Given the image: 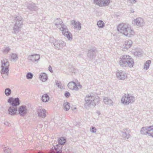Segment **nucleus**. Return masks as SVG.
Instances as JSON below:
<instances>
[{"label": "nucleus", "mask_w": 153, "mask_h": 153, "mask_svg": "<svg viewBox=\"0 0 153 153\" xmlns=\"http://www.w3.org/2000/svg\"><path fill=\"white\" fill-rule=\"evenodd\" d=\"M58 144L56 145V146H54V149L55 150V152H52L51 153H62V151L61 149L62 147H60Z\"/></svg>", "instance_id": "27"}, {"label": "nucleus", "mask_w": 153, "mask_h": 153, "mask_svg": "<svg viewBox=\"0 0 153 153\" xmlns=\"http://www.w3.org/2000/svg\"><path fill=\"white\" fill-rule=\"evenodd\" d=\"M55 82L56 85H57L59 88L62 89L63 88L60 82L58 80H56Z\"/></svg>", "instance_id": "36"}, {"label": "nucleus", "mask_w": 153, "mask_h": 153, "mask_svg": "<svg viewBox=\"0 0 153 153\" xmlns=\"http://www.w3.org/2000/svg\"><path fill=\"white\" fill-rule=\"evenodd\" d=\"M11 149L9 148L6 147L4 150V153H11Z\"/></svg>", "instance_id": "39"}, {"label": "nucleus", "mask_w": 153, "mask_h": 153, "mask_svg": "<svg viewBox=\"0 0 153 153\" xmlns=\"http://www.w3.org/2000/svg\"><path fill=\"white\" fill-rule=\"evenodd\" d=\"M11 93V90L9 88H6L4 91V93L6 96L10 95Z\"/></svg>", "instance_id": "35"}, {"label": "nucleus", "mask_w": 153, "mask_h": 153, "mask_svg": "<svg viewBox=\"0 0 153 153\" xmlns=\"http://www.w3.org/2000/svg\"><path fill=\"white\" fill-rule=\"evenodd\" d=\"M71 25L74 26L75 29L77 30H79L81 29V24L78 21H76L75 20H73L71 21Z\"/></svg>", "instance_id": "19"}, {"label": "nucleus", "mask_w": 153, "mask_h": 153, "mask_svg": "<svg viewBox=\"0 0 153 153\" xmlns=\"http://www.w3.org/2000/svg\"><path fill=\"white\" fill-rule=\"evenodd\" d=\"M118 30L126 36L130 37L134 34V31L132 30L129 26L126 24L121 23L117 27Z\"/></svg>", "instance_id": "3"}, {"label": "nucleus", "mask_w": 153, "mask_h": 153, "mask_svg": "<svg viewBox=\"0 0 153 153\" xmlns=\"http://www.w3.org/2000/svg\"><path fill=\"white\" fill-rule=\"evenodd\" d=\"M4 124L7 126H10V124L9 123L7 122H5L4 123Z\"/></svg>", "instance_id": "44"}, {"label": "nucleus", "mask_w": 153, "mask_h": 153, "mask_svg": "<svg viewBox=\"0 0 153 153\" xmlns=\"http://www.w3.org/2000/svg\"><path fill=\"white\" fill-rule=\"evenodd\" d=\"M116 76L117 78L120 80H124L127 77L126 74L123 71H118L116 73Z\"/></svg>", "instance_id": "18"}, {"label": "nucleus", "mask_w": 153, "mask_h": 153, "mask_svg": "<svg viewBox=\"0 0 153 153\" xmlns=\"http://www.w3.org/2000/svg\"><path fill=\"white\" fill-rule=\"evenodd\" d=\"M68 87L71 89L74 90L76 91L78 90V87L80 88H82V85L79 83L76 84L74 82H69L68 85Z\"/></svg>", "instance_id": "11"}, {"label": "nucleus", "mask_w": 153, "mask_h": 153, "mask_svg": "<svg viewBox=\"0 0 153 153\" xmlns=\"http://www.w3.org/2000/svg\"><path fill=\"white\" fill-rule=\"evenodd\" d=\"M151 63V61L150 60L146 61L144 64V68L147 70L149 68Z\"/></svg>", "instance_id": "33"}, {"label": "nucleus", "mask_w": 153, "mask_h": 153, "mask_svg": "<svg viewBox=\"0 0 153 153\" xmlns=\"http://www.w3.org/2000/svg\"><path fill=\"white\" fill-rule=\"evenodd\" d=\"M9 67L1 68V73L2 77L4 79L7 78L9 72Z\"/></svg>", "instance_id": "15"}, {"label": "nucleus", "mask_w": 153, "mask_h": 153, "mask_svg": "<svg viewBox=\"0 0 153 153\" xmlns=\"http://www.w3.org/2000/svg\"><path fill=\"white\" fill-rule=\"evenodd\" d=\"M140 132L141 134L147 135L153 138V126L142 127Z\"/></svg>", "instance_id": "7"}, {"label": "nucleus", "mask_w": 153, "mask_h": 153, "mask_svg": "<svg viewBox=\"0 0 153 153\" xmlns=\"http://www.w3.org/2000/svg\"><path fill=\"white\" fill-rule=\"evenodd\" d=\"M27 8L31 11H36L38 9L37 7L34 3H28L26 4Z\"/></svg>", "instance_id": "20"}, {"label": "nucleus", "mask_w": 153, "mask_h": 153, "mask_svg": "<svg viewBox=\"0 0 153 153\" xmlns=\"http://www.w3.org/2000/svg\"><path fill=\"white\" fill-rule=\"evenodd\" d=\"M121 133L122 137L126 140H128L131 136V131L130 130L128 129L125 128L123 129Z\"/></svg>", "instance_id": "14"}, {"label": "nucleus", "mask_w": 153, "mask_h": 153, "mask_svg": "<svg viewBox=\"0 0 153 153\" xmlns=\"http://www.w3.org/2000/svg\"><path fill=\"white\" fill-rule=\"evenodd\" d=\"M132 43V42L131 40H126L123 46L122 50L125 51L127 50L129 48H130Z\"/></svg>", "instance_id": "16"}, {"label": "nucleus", "mask_w": 153, "mask_h": 153, "mask_svg": "<svg viewBox=\"0 0 153 153\" xmlns=\"http://www.w3.org/2000/svg\"><path fill=\"white\" fill-rule=\"evenodd\" d=\"M39 78L40 80L43 82L46 81L48 79L47 74L44 73H41L40 74Z\"/></svg>", "instance_id": "25"}, {"label": "nucleus", "mask_w": 153, "mask_h": 153, "mask_svg": "<svg viewBox=\"0 0 153 153\" xmlns=\"http://www.w3.org/2000/svg\"><path fill=\"white\" fill-rule=\"evenodd\" d=\"M76 107L74 108V109H76Z\"/></svg>", "instance_id": "45"}, {"label": "nucleus", "mask_w": 153, "mask_h": 153, "mask_svg": "<svg viewBox=\"0 0 153 153\" xmlns=\"http://www.w3.org/2000/svg\"><path fill=\"white\" fill-rule=\"evenodd\" d=\"M40 59V56L39 55L37 54H34L29 55L27 58L28 61L33 62H38Z\"/></svg>", "instance_id": "10"}, {"label": "nucleus", "mask_w": 153, "mask_h": 153, "mask_svg": "<svg viewBox=\"0 0 153 153\" xmlns=\"http://www.w3.org/2000/svg\"><path fill=\"white\" fill-rule=\"evenodd\" d=\"M58 143L60 145L64 144L66 142V139L63 137H61L58 140Z\"/></svg>", "instance_id": "32"}, {"label": "nucleus", "mask_w": 153, "mask_h": 153, "mask_svg": "<svg viewBox=\"0 0 153 153\" xmlns=\"http://www.w3.org/2000/svg\"><path fill=\"white\" fill-rule=\"evenodd\" d=\"M97 129L95 127L91 126L90 128V131L93 133H95Z\"/></svg>", "instance_id": "40"}, {"label": "nucleus", "mask_w": 153, "mask_h": 153, "mask_svg": "<svg viewBox=\"0 0 153 153\" xmlns=\"http://www.w3.org/2000/svg\"><path fill=\"white\" fill-rule=\"evenodd\" d=\"M15 23L13 28V30L15 33L18 32L20 28H21L23 25L22 18L21 16H16L14 19Z\"/></svg>", "instance_id": "6"}, {"label": "nucleus", "mask_w": 153, "mask_h": 153, "mask_svg": "<svg viewBox=\"0 0 153 153\" xmlns=\"http://www.w3.org/2000/svg\"><path fill=\"white\" fill-rule=\"evenodd\" d=\"M104 102L106 105H112L113 102L112 101L107 97H104L103 98Z\"/></svg>", "instance_id": "26"}, {"label": "nucleus", "mask_w": 153, "mask_h": 153, "mask_svg": "<svg viewBox=\"0 0 153 153\" xmlns=\"http://www.w3.org/2000/svg\"><path fill=\"white\" fill-rule=\"evenodd\" d=\"M96 49L95 48L90 49L88 50V56L89 59H92L96 53Z\"/></svg>", "instance_id": "21"}, {"label": "nucleus", "mask_w": 153, "mask_h": 153, "mask_svg": "<svg viewBox=\"0 0 153 153\" xmlns=\"http://www.w3.org/2000/svg\"><path fill=\"white\" fill-rule=\"evenodd\" d=\"M49 97L47 94L43 95L42 97V100L43 102H46L49 100Z\"/></svg>", "instance_id": "29"}, {"label": "nucleus", "mask_w": 153, "mask_h": 153, "mask_svg": "<svg viewBox=\"0 0 153 153\" xmlns=\"http://www.w3.org/2000/svg\"><path fill=\"white\" fill-rule=\"evenodd\" d=\"M132 23L135 25L141 27L144 25L145 22L143 19L139 17L135 19L134 21H133Z\"/></svg>", "instance_id": "12"}, {"label": "nucleus", "mask_w": 153, "mask_h": 153, "mask_svg": "<svg viewBox=\"0 0 153 153\" xmlns=\"http://www.w3.org/2000/svg\"><path fill=\"white\" fill-rule=\"evenodd\" d=\"M10 48L9 47H7L4 49L3 52L4 54H7L10 51Z\"/></svg>", "instance_id": "38"}, {"label": "nucleus", "mask_w": 153, "mask_h": 153, "mask_svg": "<svg viewBox=\"0 0 153 153\" xmlns=\"http://www.w3.org/2000/svg\"><path fill=\"white\" fill-rule=\"evenodd\" d=\"M46 111L44 109H38L37 114L40 117L44 118L46 116Z\"/></svg>", "instance_id": "22"}, {"label": "nucleus", "mask_w": 153, "mask_h": 153, "mask_svg": "<svg viewBox=\"0 0 153 153\" xmlns=\"http://www.w3.org/2000/svg\"><path fill=\"white\" fill-rule=\"evenodd\" d=\"M64 95H65V96L66 97H69L70 96V94L69 92H68V91H66L65 92Z\"/></svg>", "instance_id": "41"}, {"label": "nucleus", "mask_w": 153, "mask_h": 153, "mask_svg": "<svg viewBox=\"0 0 153 153\" xmlns=\"http://www.w3.org/2000/svg\"><path fill=\"white\" fill-rule=\"evenodd\" d=\"M48 70L51 72V73H52L53 72V70H52V67H51L50 65L49 66V67H48Z\"/></svg>", "instance_id": "43"}, {"label": "nucleus", "mask_w": 153, "mask_h": 153, "mask_svg": "<svg viewBox=\"0 0 153 153\" xmlns=\"http://www.w3.org/2000/svg\"><path fill=\"white\" fill-rule=\"evenodd\" d=\"M94 3L100 7L108 6L111 2V0H94Z\"/></svg>", "instance_id": "8"}, {"label": "nucleus", "mask_w": 153, "mask_h": 153, "mask_svg": "<svg viewBox=\"0 0 153 153\" xmlns=\"http://www.w3.org/2000/svg\"><path fill=\"white\" fill-rule=\"evenodd\" d=\"M19 113L20 116H25L27 112V107L25 105H22L19 107L18 109Z\"/></svg>", "instance_id": "13"}, {"label": "nucleus", "mask_w": 153, "mask_h": 153, "mask_svg": "<svg viewBox=\"0 0 153 153\" xmlns=\"http://www.w3.org/2000/svg\"><path fill=\"white\" fill-rule=\"evenodd\" d=\"M33 76V74L30 72L28 73L26 75V77L28 79H31L32 78Z\"/></svg>", "instance_id": "37"}, {"label": "nucleus", "mask_w": 153, "mask_h": 153, "mask_svg": "<svg viewBox=\"0 0 153 153\" xmlns=\"http://www.w3.org/2000/svg\"><path fill=\"white\" fill-rule=\"evenodd\" d=\"M97 24L98 27L100 28H102L104 27L105 25L103 21L102 20L98 21Z\"/></svg>", "instance_id": "34"}, {"label": "nucleus", "mask_w": 153, "mask_h": 153, "mask_svg": "<svg viewBox=\"0 0 153 153\" xmlns=\"http://www.w3.org/2000/svg\"><path fill=\"white\" fill-rule=\"evenodd\" d=\"M119 64L121 67H133L134 62L133 59L129 55H126L121 56L119 61Z\"/></svg>", "instance_id": "2"}, {"label": "nucleus", "mask_w": 153, "mask_h": 153, "mask_svg": "<svg viewBox=\"0 0 153 153\" xmlns=\"http://www.w3.org/2000/svg\"><path fill=\"white\" fill-rule=\"evenodd\" d=\"M18 58L17 55L15 53H12L11 56L10 61L12 62H15Z\"/></svg>", "instance_id": "28"}, {"label": "nucleus", "mask_w": 153, "mask_h": 153, "mask_svg": "<svg viewBox=\"0 0 153 153\" xmlns=\"http://www.w3.org/2000/svg\"><path fill=\"white\" fill-rule=\"evenodd\" d=\"M7 101L12 106L14 107H16L17 106L20 104L19 100L18 98H13V97H10L8 99Z\"/></svg>", "instance_id": "9"}, {"label": "nucleus", "mask_w": 153, "mask_h": 153, "mask_svg": "<svg viewBox=\"0 0 153 153\" xmlns=\"http://www.w3.org/2000/svg\"><path fill=\"white\" fill-rule=\"evenodd\" d=\"M17 111V108L16 107L10 106L9 107L8 110V114L10 115H13L16 114Z\"/></svg>", "instance_id": "23"}, {"label": "nucleus", "mask_w": 153, "mask_h": 153, "mask_svg": "<svg viewBox=\"0 0 153 153\" xmlns=\"http://www.w3.org/2000/svg\"><path fill=\"white\" fill-rule=\"evenodd\" d=\"M135 97L132 96L131 94H125L122 98L121 101L122 102L126 105L131 104L135 100Z\"/></svg>", "instance_id": "5"}, {"label": "nucleus", "mask_w": 153, "mask_h": 153, "mask_svg": "<svg viewBox=\"0 0 153 153\" xmlns=\"http://www.w3.org/2000/svg\"><path fill=\"white\" fill-rule=\"evenodd\" d=\"M1 68L9 67V63L7 59H4L1 61Z\"/></svg>", "instance_id": "24"}, {"label": "nucleus", "mask_w": 153, "mask_h": 153, "mask_svg": "<svg viewBox=\"0 0 153 153\" xmlns=\"http://www.w3.org/2000/svg\"><path fill=\"white\" fill-rule=\"evenodd\" d=\"M142 51L141 50L136 51L134 53V55L138 57H141L142 55Z\"/></svg>", "instance_id": "31"}, {"label": "nucleus", "mask_w": 153, "mask_h": 153, "mask_svg": "<svg viewBox=\"0 0 153 153\" xmlns=\"http://www.w3.org/2000/svg\"><path fill=\"white\" fill-rule=\"evenodd\" d=\"M128 1L131 4L135 3L137 2V0H128Z\"/></svg>", "instance_id": "42"}, {"label": "nucleus", "mask_w": 153, "mask_h": 153, "mask_svg": "<svg viewBox=\"0 0 153 153\" xmlns=\"http://www.w3.org/2000/svg\"><path fill=\"white\" fill-rule=\"evenodd\" d=\"M62 21L60 19H57L55 20V25L58 28L60 26L61 27L59 29L62 31V33L64 36H66L68 39L70 40L72 39V34L68 31L67 27L64 25L62 24Z\"/></svg>", "instance_id": "1"}, {"label": "nucleus", "mask_w": 153, "mask_h": 153, "mask_svg": "<svg viewBox=\"0 0 153 153\" xmlns=\"http://www.w3.org/2000/svg\"><path fill=\"white\" fill-rule=\"evenodd\" d=\"M85 103L84 104L85 108L88 109L91 106H95L98 103L99 100L91 94L87 95L85 98Z\"/></svg>", "instance_id": "4"}, {"label": "nucleus", "mask_w": 153, "mask_h": 153, "mask_svg": "<svg viewBox=\"0 0 153 153\" xmlns=\"http://www.w3.org/2000/svg\"><path fill=\"white\" fill-rule=\"evenodd\" d=\"M63 107L65 110L66 111H68L70 108V103L67 102H64Z\"/></svg>", "instance_id": "30"}, {"label": "nucleus", "mask_w": 153, "mask_h": 153, "mask_svg": "<svg viewBox=\"0 0 153 153\" xmlns=\"http://www.w3.org/2000/svg\"><path fill=\"white\" fill-rule=\"evenodd\" d=\"M53 43L54 46L58 49H60L61 48H62L65 45V43L62 40H56Z\"/></svg>", "instance_id": "17"}]
</instances>
